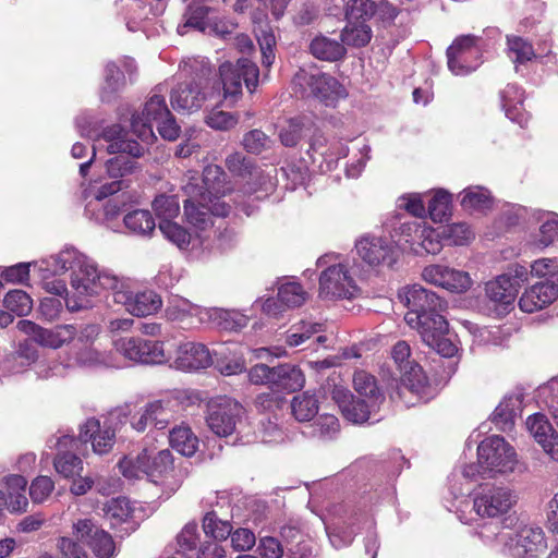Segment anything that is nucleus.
I'll use <instances>...</instances> for the list:
<instances>
[{
	"mask_svg": "<svg viewBox=\"0 0 558 558\" xmlns=\"http://www.w3.org/2000/svg\"><path fill=\"white\" fill-rule=\"evenodd\" d=\"M43 289L57 296H65L69 312L92 306L89 298L99 295L100 269L86 254L72 245L39 262H34Z\"/></svg>",
	"mask_w": 558,
	"mask_h": 558,
	"instance_id": "1",
	"label": "nucleus"
},
{
	"mask_svg": "<svg viewBox=\"0 0 558 558\" xmlns=\"http://www.w3.org/2000/svg\"><path fill=\"white\" fill-rule=\"evenodd\" d=\"M187 198L184 201V215L190 225L198 230H206L213 225V216L226 217L230 205L221 198L230 191L223 169L208 165L201 177L196 171H189L182 186Z\"/></svg>",
	"mask_w": 558,
	"mask_h": 558,
	"instance_id": "2",
	"label": "nucleus"
},
{
	"mask_svg": "<svg viewBox=\"0 0 558 558\" xmlns=\"http://www.w3.org/2000/svg\"><path fill=\"white\" fill-rule=\"evenodd\" d=\"M325 530L331 545L339 549L349 546L357 532L365 531V551L376 558L379 547L375 532V521L365 510L345 505H337L329 511V518L324 520Z\"/></svg>",
	"mask_w": 558,
	"mask_h": 558,
	"instance_id": "3",
	"label": "nucleus"
},
{
	"mask_svg": "<svg viewBox=\"0 0 558 558\" xmlns=\"http://www.w3.org/2000/svg\"><path fill=\"white\" fill-rule=\"evenodd\" d=\"M195 71L191 81L179 83L171 92L172 108L179 113H193L198 111L207 99L218 98L221 95L219 84L211 83V66L204 59L184 62V69Z\"/></svg>",
	"mask_w": 558,
	"mask_h": 558,
	"instance_id": "4",
	"label": "nucleus"
},
{
	"mask_svg": "<svg viewBox=\"0 0 558 558\" xmlns=\"http://www.w3.org/2000/svg\"><path fill=\"white\" fill-rule=\"evenodd\" d=\"M154 123L165 140L174 141L179 136L180 128L170 112L165 97L157 93L146 101L141 114L132 116L131 130L143 143L150 144L156 140Z\"/></svg>",
	"mask_w": 558,
	"mask_h": 558,
	"instance_id": "5",
	"label": "nucleus"
},
{
	"mask_svg": "<svg viewBox=\"0 0 558 558\" xmlns=\"http://www.w3.org/2000/svg\"><path fill=\"white\" fill-rule=\"evenodd\" d=\"M99 294L105 290H111L113 301L124 306L133 316L144 317L156 314L162 306L161 298L153 290L134 291L125 281L111 271L101 269Z\"/></svg>",
	"mask_w": 558,
	"mask_h": 558,
	"instance_id": "6",
	"label": "nucleus"
},
{
	"mask_svg": "<svg viewBox=\"0 0 558 558\" xmlns=\"http://www.w3.org/2000/svg\"><path fill=\"white\" fill-rule=\"evenodd\" d=\"M102 120L92 112H82L75 118L77 132L94 141L104 140L108 143V154H128L132 157H141L145 153V146L136 141L126 138V132L120 124L101 126Z\"/></svg>",
	"mask_w": 558,
	"mask_h": 558,
	"instance_id": "7",
	"label": "nucleus"
},
{
	"mask_svg": "<svg viewBox=\"0 0 558 558\" xmlns=\"http://www.w3.org/2000/svg\"><path fill=\"white\" fill-rule=\"evenodd\" d=\"M333 255H324L317 259L318 267H326L319 276V298L323 300H352L360 288L351 272L348 260L335 262Z\"/></svg>",
	"mask_w": 558,
	"mask_h": 558,
	"instance_id": "8",
	"label": "nucleus"
},
{
	"mask_svg": "<svg viewBox=\"0 0 558 558\" xmlns=\"http://www.w3.org/2000/svg\"><path fill=\"white\" fill-rule=\"evenodd\" d=\"M398 296L409 308L404 315L405 323L417 331L422 327L432 325L436 318H444L439 314L444 307L440 298L420 284L404 288L399 292Z\"/></svg>",
	"mask_w": 558,
	"mask_h": 558,
	"instance_id": "9",
	"label": "nucleus"
},
{
	"mask_svg": "<svg viewBox=\"0 0 558 558\" xmlns=\"http://www.w3.org/2000/svg\"><path fill=\"white\" fill-rule=\"evenodd\" d=\"M515 449L498 435L486 437L477 446V464L484 477H495L514 472L518 465Z\"/></svg>",
	"mask_w": 558,
	"mask_h": 558,
	"instance_id": "10",
	"label": "nucleus"
},
{
	"mask_svg": "<svg viewBox=\"0 0 558 558\" xmlns=\"http://www.w3.org/2000/svg\"><path fill=\"white\" fill-rule=\"evenodd\" d=\"M515 502L517 495L510 487L486 483L480 485L473 493L466 514L471 518V522L473 513L478 518L496 519L508 513Z\"/></svg>",
	"mask_w": 558,
	"mask_h": 558,
	"instance_id": "11",
	"label": "nucleus"
},
{
	"mask_svg": "<svg viewBox=\"0 0 558 558\" xmlns=\"http://www.w3.org/2000/svg\"><path fill=\"white\" fill-rule=\"evenodd\" d=\"M483 478L480 466L470 463L459 470H454L448 478V495L444 497V506L450 512H454L462 523H471L466 510L471 506L470 493L472 483Z\"/></svg>",
	"mask_w": 558,
	"mask_h": 558,
	"instance_id": "12",
	"label": "nucleus"
},
{
	"mask_svg": "<svg viewBox=\"0 0 558 558\" xmlns=\"http://www.w3.org/2000/svg\"><path fill=\"white\" fill-rule=\"evenodd\" d=\"M222 96L233 105L242 95V83L252 93L258 85L259 71L257 65L247 58H241L235 64L225 62L219 66Z\"/></svg>",
	"mask_w": 558,
	"mask_h": 558,
	"instance_id": "13",
	"label": "nucleus"
},
{
	"mask_svg": "<svg viewBox=\"0 0 558 558\" xmlns=\"http://www.w3.org/2000/svg\"><path fill=\"white\" fill-rule=\"evenodd\" d=\"M395 245L409 250L416 255L437 254L440 252L438 234L425 221L409 220L395 229Z\"/></svg>",
	"mask_w": 558,
	"mask_h": 558,
	"instance_id": "14",
	"label": "nucleus"
},
{
	"mask_svg": "<svg viewBox=\"0 0 558 558\" xmlns=\"http://www.w3.org/2000/svg\"><path fill=\"white\" fill-rule=\"evenodd\" d=\"M244 415V408L236 400L222 396L207 404L206 424L218 437H228L236 430Z\"/></svg>",
	"mask_w": 558,
	"mask_h": 558,
	"instance_id": "15",
	"label": "nucleus"
},
{
	"mask_svg": "<svg viewBox=\"0 0 558 558\" xmlns=\"http://www.w3.org/2000/svg\"><path fill=\"white\" fill-rule=\"evenodd\" d=\"M357 256L372 268L392 267L398 260L399 252L391 238L365 233L355 241Z\"/></svg>",
	"mask_w": 558,
	"mask_h": 558,
	"instance_id": "16",
	"label": "nucleus"
},
{
	"mask_svg": "<svg viewBox=\"0 0 558 558\" xmlns=\"http://www.w3.org/2000/svg\"><path fill=\"white\" fill-rule=\"evenodd\" d=\"M478 38L473 35L458 37L447 49V64L453 75L464 76L482 63Z\"/></svg>",
	"mask_w": 558,
	"mask_h": 558,
	"instance_id": "17",
	"label": "nucleus"
},
{
	"mask_svg": "<svg viewBox=\"0 0 558 558\" xmlns=\"http://www.w3.org/2000/svg\"><path fill=\"white\" fill-rule=\"evenodd\" d=\"M16 328L22 333L28 336L32 341L38 345L52 350L69 344L77 335V328L73 324H62L52 328H44L32 320L21 319L17 322Z\"/></svg>",
	"mask_w": 558,
	"mask_h": 558,
	"instance_id": "18",
	"label": "nucleus"
},
{
	"mask_svg": "<svg viewBox=\"0 0 558 558\" xmlns=\"http://www.w3.org/2000/svg\"><path fill=\"white\" fill-rule=\"evenodd\" d=\"M114 348L125 359L135 363L161 364L168 360L162 341L126 337L116 340Z\"/></svg>",
	"mask_w": 558,
	"mask_h": 558,
	"instance_id": "19",
	"label": "nucleus"
},
{
	"mask_svg": "<svg viewBox=\"0 0 558 558\" xmlns=\"http://www.w3.org/2000/svg\"><path fill=\"white\" fill-rule=\"evenodd\" d=\"M0 484V524L5 521L7 512L22 514L27 512L29 501L26 496L27 480L24 475L9 473L1 477Z\"/></svg>",
	"mask_w": 558,
	"mask_h": 558,
	"instance_id": "20",
	"label": "nucleus"
},
{
	"mask_svg": "<svg viewBox=\"0 0 558 558\" xmlns=\"http://www.w3.org/2000/svg\"><path fill=\"white\" fill-rule=\"evenodd\" d=\"M234 24L227 23L215 15V10L210 7L199 3H191L185 13V22L178 26V33L185 35L189 28H194L201 33L226 36L232 32Z\"/></svg>",
	"mask_w": 558,
	"mask_h": 558,
	"instance_id": "21",
	"label": "nucleus"
},
{
	"mask_svg": "<svg viewBox=\"0 0 558 558\" xmlns=\"http://www.w3.org/2000/svg\"><path fill=\"white\" fill-rule=\"evenodd\" d=\"M294 80L300 85L305 84L311 94L326 106H335L339 99L347 96L344 87L338 80L319 71L312 73L301 69Z\"/></svg>",
	"mask_w": 558,
	"mask_h": 558,
	"instance_id": "22",
	"label": "nucleus"
},
{
	"mask_svg": "<svg viewBox=\"0 0 558 558\" xmlns=\"http://www.w3.org/2000/svg\"><path fill=\"white\" fill-rule=\"evenodd\" d=\"M547 547L544 531L538 526H524L514 535L508 534L505 549L513 558H536Z\"/></svg>",
	"mask_w": 558,
	"mask_h": 558,
	"instance_id": "23",
	"label": "nucleus"
},
{
	"mask_svg": "<svg viewBox=\"0 0 558 558\" xmlns=\"http://www.w3.org/2000/svg\"><path fill=\"white\" fill-rule=\"evenodd\" d=\"M149 462L145 465V476L157 485L174 492L180 486V478L173 466V458L168 449L148 450Z\"/></svg>",
	"mask_w": 558,
	"mask_h": 558,
	"instance_id": "24",
	"label": "nucleus"
},
{
	"mask_svg": "<svg viewBox=\"0 0 558 558\" xmlns=\"http://www.w3.org/2000/svg\"><path fill=\"white\" fill-rule=\"evenodd\" d=\"M422 277L426 282L454 293H462L472 286L469 272L446 265L426 266L423 269Z\"/></svg>",
	"mask_w": 558,
	"mask_h": 558,
	"instance_id": "25",
	"label": "nucleus"
},
{
	"mask_svg": "<svg viewBox=\"0 0 558 558\" xmlns=\"http://www.w3.org/2000/svg\"><path fill=\"white\" fill-rule=\"evenodd\" d=\"M73 534L83 541L98 558H111L114 542L110 534L99 530L90 519H80L73 524Z\"/></svg>",
	"mask_w": 558,
	"mask_h": 558,
	"instance_id": "26",
	"label": "nucleus"
},
{
	"mask_svg": "<svg viewBox=\"0 0 558 558\" xmlns=\"http://www.w3.org/2000/svg\"><path fill=\"white\" fill-rule=\"evenodd\" d=\"M78 438L83 442H90L96 454L108 453L116 442V430L107 422L90 417L80 426Z\"/></svg>",
	"mask_w": 558,
	"mask_h": 558,
	"instance_id": "27",
	"label": "nucleus"
},
{
	"mask_svg": "<svg viewBox=\"0 0 558 558\" xmlns=\"http://www.w3.org/2000/svg\"><path fill=\"white\" fill-rule=\"evenodd\" d=\"M136 64L132 58L124 57L118 62L110 61L105 66V80L100 89V100L110 102L125 85V74L135 73Z\"/></svg>",
	"mask_w": 558,
	"mask_h": 558,
	"instance_id": "28",
	"label": "nucleus"
},
{
	"mask_svg": "<svg viewBox=\"0 0 558 558\" xmlns=\"http://www.w3.org/2000/svg\"><path fill=\"white\" fill-rule=\"evenodd\" d=\"M213 354L204 343L184 341L175 350L174 364L184 372L205 369L214 364Z\"/></svg>",
	"mask_w": 558,
	"mask_h": 558,
	"instance_id": "29",
	"label": "nucleus"
},
{
	"mask_svg": "<svg viewBox=\"0 0 558 558\" xmlns=\"http://www.w3.org/2000/svg\"><path fill=\"white\" fill-rule=\"evenodd\" d=\"M332 399L338 404L343 416L355 424H361L369 418V414L378 403L371 402L361 398H354L353 395L342 386H335L332 390Z\"/></svg>",
	"mask_w": 558,
	"mask_h": 558,
	"instance_id": "30",
	"label": "nucleus"
},
{
	"mask_svg": "<svg viewBox=\"0 0 558 558\" xmlns=\"http://www.w3.org/2000/svg\"><path fill=\"white\" fill-rule=\"evenodd\" d=\"M525 425L545 453L551 460L558 462V434L553 428L547 416L543 413H534L526 418Z\"/></svg>",
	"mask_w": 558,
	"mask_h": 558,
	"instance_id": "31",
	"label": "nucleus"
},
{
	"mask_svg": "<svg viewBox=\"0 0 558 558\" xmlns=\"http://www.w3.org/2000/svg\"><path fill=\"white\" fill-rule=\"evenodd\" d=\"M485 295L494 305L498 316L507 314L513 307L518 293L511 286L508 275H499L485 283Z\"/></svg>",
	"mask_w": 558,
	"mask_h": 558,
	"instance_id": "32",
	"label": "nucleus"
},
{
	"mask_svg": "<svg viewBox=\"0 0 558 558\" xmlns=\"http://www.w3.org/2000/svg\"><path fill=\"white\" fill-rule=\"evenodd\" d=\"M422 340L439 355L444 357H452L458 348L449 337V325L444 318H436L434 323L418 330Z\"/></svg>",
	"mask_w": 558,
	"mask_h": 558,
	"instance_id": "33",
	"label": "nucleus"
},
{
	"mask_svg": "<svg viewBox=\"0 0 558 558\" xmlns=\"http://www.w3.org/2000/svg\"><path fill=\"white\" fill-rule=\"evenodd\" d=\"M558 298V283L551 280L537 282L526 289L519 300L522 312L534 313L550 305Z\"/></svg>",
	"mask_w": 558,
	"mask_h": 558,
	"instance_id": "34",
	"label": "nucleus"
},
{
	"mask_svg": "<svg viewBox=\"0 0 558 558\" xmlns=\"http://www.w3.org/2000/svg\"><path fill=\"white\" fill-rule=\"evenodd\" d=\"M194 395L187 390L174 391L171 397L149 402L151 424L157 429H165L175 416V407L185 401L192 402Z\"/></svg>",
	"mask_w": 558,
	"mask_h": 558,
	"instance_id": "35",
	"label": "nucleus"
},
{
	"mask_svg": "<svg viewBox=\"0 0 558 558\" xmlns=\"http://www.w3.org/2000/svg\"><path fill=\"white\" fill-rule=\"evenodd\" d=\"M208 308H203L179 296L172 298L166 307L167 318L171 322L180 323L186 328L205 323Z\"/></svg>",
	"mask_w": 558,
	"mask_h": 558,
	"instance_id": "36",
	"label": "nucleus"
},
{
	"mask_svg": "<svg viewBox=\"0 0 558 558\" xmlns=\"http://www.w3.org/2000/svg\"><path fill=\"white\" fill-rule=\"evenodd\" d=\"M130 155L119 154L105 162V170L110 180L123 181V190L131 187L135 177L141 172L140 163Z\"/></svg>",
	"mask_w": 558,
	"mask_h": 558,
	"instance_id": "37",
	"label": "nucleus"
},
{
	"mask_svg": "<svg viewBox=\"0 0 558 558\" xmlns=\"http://www.w3.org/2000/svg\"><path fill=\"white\" fill-rule=\"evenodd\" d=\"M121 204L117 199L106 202H88L85 204V216L98 225L106 226L112 231H120L119 216Z\"/></svg>",
	"mask_w": 558,
	"mask_h": 558,
	"instance_id": "38",
	"label": "nucleus"
},
{
	"mask_svg": "<svg viewBox=\"0 0 558 558\" xmlns=\"http://www.w3.org/2000/svg\"><path fill=\"white\" fill-rule=\"evenodd\" d=\"M500 99L506 117L520 126H524L529 121V113L523 108V89L517 84H508L500 92Z\"/></svg>",
	"mask_w": 558,
	"mask_h": 558,
	"instance_id": "39",
	"label": "nucleus"
},
{
	"mask_svg": "<svg viewBox=\"0 0 558 558\" xmlns=\"http://www.w3.org/2000/svg\"><path fill=\"white\" fill-rule=\"evenodd\" d=\"M254 32L262 52V63L265 68H270L275 61L276 37L271 27L267 23L266 14H253Z\"/></svg>",
	"mask_w": 558,
	"mask_h": 558,
	"instance_id": "40",
	"label": "nucleus"
},
{
	"mask_svg": "<svg viewBox=\"0 0 558 558\" xmlns=\"http://www.w3.org/2000/svg\"><path fill=\"white\" fill-rule=\"evenodd\" d=\"M401 384L420 400L427 401L430 398L428 378L417 362H411L410 367L399 369Z\"/></svg>",
	"mask_w": 558,
	"mask_h": 558,
	"instance_id": "41",
	"label": "nucleus"
},
{
	"mask_svg": "<svg viewBox=\"0 0 558 558\" xmlns=\"http://www.w3.org/2000/svg\"><path fill=\"white\" fill-rule=\"evenodd\" d=\"M305 378L302 371L292 364L274 366V379L271 390L293 392L304 386Z\"/></svg>",
	"mask_w": 558,
	"mask_h": 558,
	"instance_id": "42",
	"label": "nucleus"
},
{
	"mask_svg": "<svg viewBox=\"0 0 558 558\" xmlns=\"http://www.w3.org/2000/svg\"><path fill=\"white\" fill-rule=\"evenodd\" d=\"M530 221L541 223L539 234L533 243L536 248H545L555 241L558 232V215L556 213L535 209L531 211Z\"/></svg>",
	"mask_w": 558,
	"mask_h": 558,
	"instance_id": "43",
	"label": "nucleus"
},
{
	"mask_svg": "<svg viewBox=\"0 0 558 558\" xmlns=\"http://www.w3.org/2000/svg\"><path fill=\"white\" fill-rule=\"evenodd\" d=\"M74 362L86 368L117 366L112 353L100 350L95 344L74 348Z\"/></svg>",
	"mask_w": 558,
	"mask_h": 558,
	"instance_id": "44",
	"label": "nucleus"
},
{
	"mask_svg": "<svg viewBox=\"0 0 558 558\" xmlns=\"http://www.w3.org/2000/svg\"><path fill=\"white\" fill-rule=\"evenodd\" d=\"M213 227L214 223L203 231L194 228L198 232L194 241L198 240L206 250L217 248L219 251H226L235 243L236 234L233 230L227 228L221 230V227L211 230Z\"/></svg>",
	"mask_w": 558,
	"mask_h": 558,
	"instance_id": "45",
	"label": "nucleus"
},
{
	"mask_svg": "<svg viewBox=\"0 0 558 558\" xmlns=\"http://www.w3.org/2000/svg\"><path fill=\"white\" fill-rule=\"evenodd\" d=\"M522 400L518 395L506 396L493 412L492 420L496 426L506 432L514 423V418L521 412Z\"/></svg>",
	"mask_w": 558,
	"mask_h": 558,
	"instance_id": "46",
	"label": "nucleus"
},
{
	"mask_svg": "<svg viewBox=\"0 0 558 558\" xmlns=\"http://www.w3.org/2000/svg\"><path fill=\"white\" fill-rule=\"evenodd\" d=\"M206 322L220 329L238 331L247 325L248 316L235 310L208 308Z\"/></svg>",
	"mask_w": 558,
	"mask_h": 558,
	"instance_id": "47",
	"label": "nucleus"
},
{
	"mask_svg": "<svg viewBox=\"0 0 558 558\" xmlns=\"http://www.w3.org/2000/svg\"><path fill=\"white\" fill-rule=\"evenodd\" d=\"M123 226L129 233L145 238L155 231L156 222L149 210L134 209L124 215Z\"/></svg>",
	"mask_w": 558,
	"mask_h": 558,
	"instance_id": "48",
	"label": "nucleus"
},
{
	"mask_svg": "<svg viewBox=\"0 0 558 558\" xmlns=\"http://www.w3.org/2000/svg\"><path fill=\"white\" fill-rule=\"evenodd\" d=\"M310 51L316 59L329 62L342 59L347 52L342 41L324 35L316 36L311 41Z\"/></svg>",
	"mask_w": 558,
	"mask_h": 558,
	"instance_id": "49",
	"label": "nucleus"
},
{
	"mask_svg": "<svg viewBox=\"0 0 558 558\" xmlns=\"http://www.w3.org/2000/svg\"><path fill=\"white\" fill-rule=\"evenodd\" d=\"M434 231L438 234L440 250L444 245H465L474 238L473 230L464 222L439 226Z\"/></svg>",
	"mask_w": 558,
	"mask_h": 558,
	"instance_id": "50",
	"label": "nucleus"
},
{
	"mask_svg": "<svg viewBox=\"0 0 558 558\" xmlns=\"http://www.w3.org/2000/svg\"><path fill=\"white\" fill-rule=\"evenodd\" d=\"M214 356L215 366L223 376L241 374L246 369L243 355L232 352L227 345H221L219 350H215Z\"/></svg>",
	"mask_w": 558,
	"mask_h": 558,
	"instance_id": "51",
	"label": "nucleus"
},
{
	"mask_svg": "<svg viewBox=\"0 0 558 558\" xmlns=\"http://www.w3.org/2000/svg\"><path fill=\"white\" fill-rule=\"evenodd\" d=\"M169 442L172 449L185 457H192L198 449V438L187 425L172 428Z\"/></svg>",
	"mask_w": 558,
	"mask_h": 558,
	"instance_id": "52",
	"label": "nucleus"
},
{
	"mask_svg": "<svg viewBox=\"0 0 558 558\" xmlns=\"http://www.w3.org/2000/svg\"><path fill=\"white\" fill-rule=\"evenodd\" d=\"M123 191V181L111 180L110 182L90 181L83 189L82 197L86 202H105L108 197Z\"/></svg>",
	"mask_w": 558,
	"mask_h": 558,
	"instance_id": "53",
	"label": "nucleus"
},
{
	"mask_svg": "<svg viewBox=\"0 0 558 558\" xmlns=\"http://www.w3.org/2000/svg\"><path fill=\"white\" fill-rule=\"evenodd\" d=\"M313 128L310 120L304 118H294L287 121L279 131V138L283 146L293 147L306 135Z\"/></svg>",
	"mask_w": 558,
	"mask_h": 558,
	"instance_id": "54",
	"label": "nucleus"
},
{
	"mask_svg": "<svg viewBox=\"0 0 558 558\" xmlns=\"http://www.w3.org/2000/svg\"><path fill=\"white\" fill-rule=\"evenodd\" d=\"M461 206L465 210H485L492 205L490 192L483 186H469L461 192Z\"/></svg>",
	"mask_w": 558,
	"mask_h": 558,
	"instance_id": "55",
	"label": "nucleus"
},
{
	"mask_svg": "<svg viewBox=\"0 0 558 558\" xmlns=\"http://www.w3.org/2000/svg\"><path fill=\"white\" fill-rule=\"evenodd\" d=\"M371 27L366 23L359 21L348 22V25L341 33L343 45L353 47H364L371 41Z\"/></svg>",
	"mask_w": 558,
	"mask_h": 558,
	"instance_id": "56",
	"label": "nucleus"
},
{
	"mask_svg": "<svg viewBox=\"0 0 558 558\" xmlns=\"http://www.w3.org/2000/svg\"><path fill=\"white\" fill-rule=\"evenodd\" d=\"M291 410L295 420L308 422L318 413V400L314 395L303 392L293 398Z\"/></svg>",
	"mask_w": 558,
	"mask_h": 558,
	"instance_id": "57",
	"label": "nucleus"
},
{
	"mask_svg": "<svg viewBox=\"0 0 558 558\" xmlns=\"http://www.w3.org/2000/svg\"><path fill=\"white\" fill-rule=\"evenodd\" d=\"M353 385L361 399L369 400L371 402L378 404L384 400L383 395L378 390L375 378L366 372H355L353 376Z\"/></svg>",
	"mask_w": 558,
	"mask_h": 558,
	"instance_id": "58",
	"label": "nucleus"
},
{
	"mask_svg": "<svg viewBox=\"0 0 558 558\" xmlns=\"http://www.w3.org/2000/svg\"><path fill=\"white\" fill-rule=\"evenodd\" d=\"M149 462L148 449L136 456L129 454L119 462L122 475L128 480H138L145 476V465Z\"/></svg>",
	"mask_w": 558,
	"mask_h": 558,
	"instance_id": "59",
	"label": "nucleus"
},
{
	"mask_svg": "<svg viewBox=\"0 0 558 558\" xmlns=\"http://www.w3.org/2000/svg\"><path fill=\"white\" fill-rule=\"evenodd\" d=\"M53 466L62 477L74 478L83 471V460L72 452H58L53 459Z\"/></svg>",
	"mask_w": 558,
	"mask_h": 558,
	"instance_id": "60",
	"label": "nucleus"
},
{
	"mask_svg": "<svg viewBox=\"0 0 558 558\" xmlns=\"http://www.w3.org/2000/svg\"><path fill=\"white\" fill-rule=\"evenodd\" d=\"M307 293L296 281H284L278 287V299L287 308L300 307L306 301Z\"/></svg>",
	"mask_w": 558,
	"mask_h": 558,
	"instance_id": "61",
	"label": "nucleus"
},
{
	"mask_svg": "<svg viewBox=\"0 0 558 558\" xmlns=\"http://www.w3.org/2000/svg\"><path fill=\"white\" fill-rule=\"evenodd\" d=\"M226 167L235 177L246 180L248 175H262V170L241 153H233L226 158Z\"/></svg>",
	"mask_w": 558,
	"mask_h": 558,
	"instance_id": "62",
	"label": "nucleus"
},
{
	"mask_svg": "<svg viewBox=\"0 0 558 558\" xmlns=\"http://www.w3.org/2000/svg\"><path fill=\"white\" fill-rule=\"evenodd\" d=\"M105 515L112 526L126 522L133 513L131 501L125 497L112 498L104 508Z\"/></svg>",
	"mask_w": 558,
	"mask_h": 558,
	"instance_id": "63",
	"label": "nucleus"
},
{
	"mask_svg": "<svg viewBox=\"0 0 558 558\" xmlns=\"http://www.w3.org/2000/svg\"><path fill=\"white\" fill-rule=\"evenodd\" d=\"M452 196L446 190H436L428 201V214L433 221L441 222L450 215Z\"/></svg>",
	"mask_w": 558,
	"mask_h": 558,
	"instance_id": "64",
	"label": "nucleus"
}]
</instances>
